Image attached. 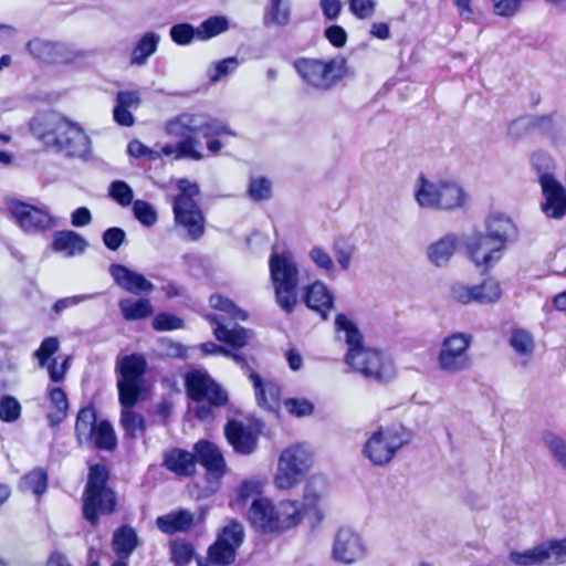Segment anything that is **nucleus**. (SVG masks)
I'll list each match as a JSON object with an SVG mask.
<instances>
[{
    "mask_svg": "<svg viewBox=\"0 0 566 566\" xmlns=\"http://www.w3.org/2000/svg\"><path fill=\"white\" fill-rule=\"evenodd\" d=\"M543 442L553 458L566 470V440L553 432L543 434Z\"/></svg>",
    "mask_w": 566,
    "mask_h": 566,
    "instance_id": "nucleus-46",
    "label": "nucleus"
},
{
    "mask_svg": "<svg viewBox=\"0 0 566 566\" xmlns=\"http://www.w3.org/2000/svg\"><path fill=\"white\" fill-rule=\"evenodd\" d=\"M285 407L291 415L296 417L310 416L314 411V405L307 399H287L285 400Z\"/></svg>",
    "mask_w": 566,
    "mask_h": 566,
    "instance_id": "nucleus-63",
    "label": "nucleus"
},
{
    "mask_svg": "<svg viewBox=\"0 0 566 566\" xmlns=\"http://www.w3.org/2000/svg\"><path fill=\"white\" fill-rule=\"evenodd\" d=\"M229 29V20L224 15H213L206 19L197 28V38L200 40H209L217 36Z\"/></svg>",
    "mask_w": 566,
    "mask_h": 566,
    "instance_id": "nucleus-42",
    "label": "nucleus"
},
{
    "mask_svg": "<svg viewBox=\"0 0 566 566\" xmlns=\"http://www.w3.org/2000/svg\"><path fill=\"white\" fill-rule=\"evenodd\" d=\"M108 471L103 464L90 468L88 480L83 495V515L92 525L98 523L99 514H111L116 506L114 491L107 485Z\"/></svg>",
    "mask_w": 566,
    "mask_h": 566,
    "instance_id": "nucleus-8",
    "label": "nucleus"
},
{
    "mask_svg": "<svg viewBox=\"0 0 566 566\" xmlns=\"http://www.w3.org/2000/svg\"><path fill=\"white\" fill-rule=\"evenodd\" d=\"M269 266L275 301L282 311L291 314L298 302L297 286L300 273L297 264L291 253L273 251L270 256Z\"/></svg>",
    "mask_w": 566,
    "mask_h": 566,
    "instance_id": "nucleus-7",
    "label": "nucleus"
},
{
    "mask_svg": "<svg viewBox=\"0 0 566 566\" xmlns=\"http://www.w3.org/2000/svg\"><path fill=\"white\" fill-rule=\"evenodd\" d=\"M171 40L179 45L189 44L195 35H197V29L188 23L175 24L169 31Z\"/></svg>",
    "mask_w": 566,
    "mask_h": 566,
    "instance_id": "nucleus-57",
    "label": "nucleus"
},
{
    "mask_svg": "<svg viewBox=\"0 0 566 566\" xmlns=\"http://www.w3.org/2000/svg\"><path fill=\"white\" fill-rule=\"evenodd\" d=\"M185 387L188 397L196 403L191 410L201 421L212 420L213 408L223 407L228 402L227 391L206 370L188 371Z\"/></svg>",
    "mask_w": 566,
    "mask_h": 566,
    "instance_id": "nucleus-5",
    "label": "nucleus"
},
{
    "mask_svg": "<svg viewBox=\"0 0 566 566\" xmlns=\"http://www.w3.org/2000/svg\"><path fill=\"white\" fill-rule=\"evenodd\" d=\"M196 524L195 515L188 510H178L168 514L158 516L157 527L165 534H175L188 532Z\"/></svg>",
    "mask_w": 566,
    "mask_h": 566,
    "instance_id": "nucleus-28",
    "label": "nucleus"
},
{
    "mask_svg": "<svg viewBox=\"0 0 566 566\" xmlns=\"http://www.w3.org/2000/svg\"><path fill=\"white\" fill-rule=\"evenodd\" d=\"M249 379L252 382L258 406L265 410H275L282 394L280 385L273 380L263 379L253 370H250Z\"/></svg>",
    "mask_w": 566,
    "mask_h": 566,
    "instance_id": "nucleus-23",
    "label": "nucleus"
},
{
    "mask_svg": "<svg viewBox=\"0 0 566 566\" xmlns=\"http://www.w3.org/2000/svg\"><path fill=\"white\" fill-rule=\"evenodd\" d=\"M207 319L213 325V334L219 342L234 348L243 347L249 338L248 331L237 323H227L222 315L208 314Z\"/></svg>",
    "mask_w": 566,
    "mask_h": 566,
    "instance_id": "nucleus-19",
    "label": "nucleus"
},
{
    "mask_svg": "<svg viewBox=\"0 0 566 566\" xmlns=\"http://www.w3.org/2000/svg\"><path fill=\"white\" fill-rule=\"evenodd\" d=\"M510 345L518 356L526 358L532 357L535 349L533 335L523 328L512 331Z\"/></svg>",
    "mask_w": 566,
    "mask_h": 566,
    "instance_id": "nucleus-39",
    "label": "nucleus"
},
{
    "mask_svg": "<svg viewBox=\"0 0 566 566\" xmlns=\"http://www.w3.org/2000/svg\"><path fill=\"white\" fill-rule=\"evenodd\" d=\"M545 554L546 552L543 548V544H539L533 549H528L523 553L512 552L510 554V559L518 566L543 565L546 564Z\"/></svg>",
    "mask_w": 566,
    "mask_h": 566,
    "instance_id": "nucleus-44",
    "label": "nucleus"
},
{
    "mask_svg": "<svg viewBox=\"0 0 566 566\" xmlns=\"http://www.w3.org/2000/svg\"><path fill=\"white\" fill-rule=\"evenodd\" d=\"M531 164H532L533 168L538 174V181L539 182H541L542 176H544V175H553L551 172V169L553 167V159L546 153H542V151L534 153L532 155V158H531Z\"/></svg>",
    "mask_w": 566,
    "mask_h": 566,
    "instance_id": "nucleus-64",
    "label": "nucleus"
},
{
    "mask_svg": "<svg viewBox=\"0 0 566 566\" xmlns=\"http://www.w3.org/2000/svg\"><path fill=\"white\" fill-rule=\"evenodd\" d=\"M147 361L140 354L124 356L117 361L118 399L120 405L135 406L140 397Z\"/></svg>",
    "mask_w": 566,
    "mask_h": 566,
    "instance_id": "nucleus-13",
    "label": "nucleus"
},
{
    "mask_svg": "<svg viewBox=\"0 0 566 566\" xmlns=\"http://www.w3.org/2000/svg\"><path fill=\"white\" fill-rule=\"evenodd\" d=\"M14 222L29 234L44 233L57 226L46 206L36 207L22 201H11L8 208Z\"/></svg>",
    "mask_w": 566,
    "mask_h": 566,
    "instance_id": "nucleus-15",
    "label": "nucleus"
},
{
    "mask_svg": "<svg viewBox=\"0 0 566 566\" xmlns=\"http://www.w3.org/2000/svg\"><path fill=\"white\" fill-rule=\"evenodd\" d=\"M193 556L192 546L184 541H176L171 545V560L176 566H186Z\"/></svg>",
    "mask_w": 566,
    "mask_h": 566,
    "instance_id": "nucleus-56",
    "label": "nucleus"
},
{
    "mask_svg": "<svg viewBox=\"0 0 566 566\" xmlns=\"http://www.w3.org/2000/svg\"><path fill=\"white\" fill-rule=\"evenodd\" d=\"M48 488V472L42 468H35L24 474L20 480V489L30 491L35 495H42Z\"/></svg>",
    "mask_w": 566,
    "mask_h": 566,
    "instance_id": "nucleus-38",
    "label": "nucleus"
},
{
    "mask_svg": "<svg viewBox=\"0 0 566 566\" xmlns=\"http://www.w3.org/2000/svg\"><path fill=\"white\" fill-rule=\"evenodd\" d=\"M122 406L120 426L126 438L136 439L144 434L146 421L142 413L133 410L134 406Z\"/></svg>",
    "mask_w": 566,
    "mask_h": 566,
    "instance_id": "nucleus-34",
    "label": "nucleus"
},
{
    "mask_svg": "<svg viewBox=\"0 0 566 566\" xmlns=\"http://www.w3.org/2000/svg\"><path fill=\"white\" fill-rule=\"evenodd\" d=\"M28 51L35 59L48 62V63H60L66 62L65 46L60 43H53L51 41L42 39H33L27 44Z\"/></svg>",
    "mask_w": 566,
    "mask_h": 566,
    "instance_id": "nucleus-29",
    "label": "nucleus"
},
{
    "mask_svg": "<svg viewBox=\"0 0 566 566\" xmlns=\"http://www.w3.org/2000/svg\"><path fill=\"white\" fill-rule=\"evenodd\" d=\"M209 304L212 308L229 315L231 319L245 321L248 318V314L243 310L239 308L230 298L220 294L211 295Z\"/></svg>",
    "mask_w": 566,
    "mask_h": 566,
    "instance_id": "nucleus-43",
    "label": "nucleus"
},
{
    "mask_svg": "<svg viewBox=\"0 0 566 566\" xmlns=\"http://www.w3.org/2000/svg\"><path fill=\"white\" fill-rule=\"evenodd\" d=\"M305 304L308 308L319 313L323 319H327L334 306V296L325 283L315 281L306 289Z\"/></svg>",
    "mask_w": 566,
    "mask_h": 566,
    "instance_id": "nucleus-26",
    "label": "nucleus"
},
{
    "mask_svg": "<svg viewBox=\"0 0 566 566\" xmlns=\"http://www.w3.org/2000/svg\"><path fill=\"white\" fill-rule=\"evenodd\" d=\"M163 467L179 478L196 473V455L181 448L167 450L163 455Z\"/></svg>",
    "mask_w": 566,
    "mask_h": 566,
    "instance_id": "nucleus-24",
    "label": "nucleus"
},
{
    "mask_svg": "<svg viewBox=\"0 0 566 566\" xmlns=\"http://www.w3.org/2000/svg\"><path fill=\"white\" fill-rule=\"evenodd\" d=\"M133 212L135 218L146 227H151L157 221V212L147 201L136 200L133 205Z\"/></svg>",
    "mask_w": 566,
    "mask_h": 566,
    "instance_id": "nucleus-55",
    "label": "nucleus"
},
{
    "mask_svg": "<svg viewBox=\"0 0 566 566\" xmlns=\"http://www.w3.org/2000/svg\"><path fill=\"white\" fill-rule=\"evenodd\" d=\"M92 443L98 450L113 451L116 448V434L109 421L102 420L97 424Z\"/></svg>",
    "mask_w": 566,
    "mask_h": 566,
    "instance_id": "nucleus-40",
    "label": "nucleus"
},
{
    "mask_svg": "<svg viewBox=\"0 0 566 566\" xmlns=\"http://www.w3.org/2000/svg\"><path fill=\"white\" fill-rule=\"evenodd\" d=\"M294 67L307 85L327 91L344 77L346 60L342 56H336L328 61L304 57L296 60Z\"/></svg>",
    "mask_w": 566,
    "mask_h": 566,
    "instance_id": "nucleus-12",
    "label": "nucleus"
},
{
    "mask_svg": "<svg viewBox=\"0 0 566 566\" xmlns=\"http://www.w3.org/2000/svg\"><path fill=\"white\" fill-rule=\"evenodd\" d=\"M160 39V35L155 31L144 33L132 50L130 64L136 66L145 65L149 57L156 53Z\"/></svg>",
    "mask_w": 566,
    "mask_h": 566,
    "instance_id": "nucleus-30",
    "label": "nucleus"
},
{
    "mask_svg": "<svg viewBox=\"0 0 566 566\" xmlns=\"http://www.w3.org/2000/svg\"><path fill=\"white\" fill-rule=\"evenodd\" d=\"M465 247L476 266L492 268L503 256L504 247H499L489 234L479 232L467 239Z\"/></svg>",
    "mask_w": 566,
    "mask_h": 566,
    "instance_id": "nucleus-17",
    "label": "nucleus"
},
{
    "mask_svg": "<svg viewBox=\"0 0 566 566\" xmlns=\"http://www.w3.org/2000/svg\"><path fill=\"white\" fill-rule=\"evenodd\" d=\"M472 339L468 333H453L444 337L437 357L439 369L448 375L469 370L472 366L469 354Z\"/></svg>",
    "mask_w": 566,
    "mask_h": 566,
    "instance_id": "nucleus-14",
    "label": "nucleus"
},
{
    "mask_svg": "<svg viewBox=\"0 0 566 566\" xmlns=\"http://www.w3.org/2000/svg\"><path fill=\"white\" fill-rule=\"evenodd\" d=\"M335 331L337 337L344 339L348 347L345 363L353 371L378 382L389 381L395 377L392 360L378 349L365 347L360 331L345 314L336 315Z\"/></svg>",
    "mask_w": 566,
    "mask_h": 566,
    "instance_id": "nucleus-2",
    "label": "nucleus"
},
{
    "mask_svg": "<svg viewBox=\"0 0 566 566\" xmlns=\"http://www.w3.org/2000/svg\"><path fill=\"white\" fill-rule=\"evenodd\" d=\"M165 133L179 140L190 139L195 143L193 148L200 149L201 143L197 136L211 138L219 135H231L234 133L230 127L218 118H212L202 113H181L169 118L165 123Z\"/></svg>",
    "mask_w": 566,
    "mask_h": 566,
    "instance_id": "nucleus-6",
    "label": "nucleus"
},
{
    "mask_svg": "<svg viewBox=\"0 0 566 566\" xmlns=\"http://www.w3.org/2000/svg\"><path fill=\"white\" fill-rule=\"evenodd\" d=\"M244 539V528L243 525L238 521H230L227 524L222 532L218 536V541H222L224 544H229L234 549H238Z\"/></svg>",
    "mask_w": 566,
    "mask_h": 566,
    "instance_id": "nucleus-49",
    "label": "nucleus"
},
{
    "mask_svg": "<svg viewBox=\"0 0 566 566\" xmlns=\"http://www.w3.org/2000/svg\"><path fill=\"white\" fill-rule=\"evenodd\" d=\"M240 65L237 56H230L213 63L207 71V75L212 83L219 82L222 77L232 74Z\"/></svg>",
    "mask_w": 566,
    "mask_h": 566,
    "instance_id": "nucleus-47",
    "label": "nucleus"
},
{
    "mask_svg": "<svg viewBox=\"0 0 566 566\" xmlns=\"http://www.w3.org/2000/svg\"><path fill=\"white\" fill-rule=\"evenodd\" d=\"M290 0H270L263 15L265 27H285L290 23Z\"/></svg>",
    "mask_w": 566,
    "mask_h": 566,
    "instance_id": "nucleus-35",
    "label": "nucleus"
},
{
    "mask_svg": "<svg viewBox=\"0 0 566 566\" xmlns=\"http://www.w3.org/2000/svg\"><path fill=\"white\" fill-rule=\"evenodd\" d=\"M261 497V483L255 480H247L243 481L237 489V496L233 501H231V506L233 509L240 510L243 509L248 502L251 501L252 503L254 499Z\"/></svg>",
    "mask_w": 566,
    "mask_h": 566,
    "instance_id": "nucleus-41",
    "label": "nucleus"
},
{
    "mask_svg": "<svg viewBox=\"0 0 566 566\" xmlns=\"http://www.w3.org/2000/svg\"><path fill=\"white\" fill-rule=\"evenodd\" d=\"M59 349V339L56 337H48L43 339L34 355L39 359V364L43 367L49 358Z\"/></svg>",
    "mask_w": 566,
    "mask_h": 566,
    "instance_id": "nucleus-62",
    "label": "nucleus"
},
{
    "mask_svg": "<svg viewBox=\"0 0 566 566\" xmlns=\"http://www.w3.org/2000/svg\"><path fill=\"white\" fill-rule=\"evenodd\" d=\"M109 273L117 285L132 294L150 293L154 290V284L143 274L132 271L125 265L112 264Z\"/></svg>",
    "mask_w": 566,
    "mask_h": 566,
    "instance_id": "nucleus-22",
    "label": "nucleus"
},
{
    "mask_svg": "<svg viewBox=\"0 0 566 566\" xmlns=\"http://www.w3.org/2000/svg\"><path fill=\"white\" fill-rule=\"evenodd\" d=\"M21 416V405L12 396L4 395L0 398V420L14 422Z\"/></svg>",
    "mask_w": 566,
    "mask_h": 566,
    "instance_id": "nucleus-52",
    "label": "nucleus"
},
{
    "mask_svg": "<svg viewBox=\"0 0 566 566\" xmlns=\"http://www.w3.org/2000/svg\"><path fill=\"white\" fill-rule=\"evenodd\" d=\"M101 295H102V293L96 292V293L80 294V295H73V296H69V297H63V298L57 300L54 303L53 311L59 315L64 310H66L69 307L76 306V305H78L82 302H86V301H91V300H96Z\"/></svg>",
    "mask_w": 566,
    "mask_h": 566,
    "instance_id": "nucleus-59",
    "label": "nucleus"
},
{
    "mask_svg": "<svg viewBox=\"0 0 566 566\" xmlns=\"http://www.w3.org/2000/svg\"><path fill=\"white\" fill-rule=\"evenodd\" d=\"M96 420V412L93 407L80 409L75 422V433L80 446L92 444L94 430L98 424Z\"/></svg>",
    "mask_w": 566,
    "mask_h": 566,
    "instance_id": "nucleus-32",
    "label": "nucleus"
},
{
    "mask_svg": "<svg viewBox=\"0 0 566 566\" xmlns=\"http://www.w3.org/2000/svg\"><path fill=\"white\" fill-rule=\"evenodd\" d=\"M108 191L111 198L123 207H127L133 202V189L127 182L123 180L113 181L109 186Z\"/></svg>",
    "mask_w": 566,
    "mask_h": 566,
    "instance_id": "nucleus-53",
    "label": "nucleus"
},
{
    "mask_svg": "<svg viewBox=\"0 0 566 566\" xmlns=\"http://www.w3.org/2000/svg\"><path fill=\"white\" fill-rule=\"evenodd\" d=\"M30 129L46 147L64 156L84 158L91 153V140L84 129L61 114L38 115L31 120Z\"/></svg>",
    "mask_w": 566,
    "mask_h": 566,
    "instance_id": "nucleus-3",
    "label": "nucleus"
},
{
    "mask_svg": "<svg viewBox=\"0 0 566 566\" xmlns=\"http://www.w3.org/2000/svg\"><path fill=\"white\" fill-rule=\"evenodd\" d=\"M123 317L126 321H137L150 316L154 312L151 303L147 298L133 301L124 298L118 303Z\"/></svg>",
    "mask_w": 566,
    "mask_h": 566,
    "instance_id": "nucleus-37",
    "label": "nucleus"
},
{
    "mask_svg": "<svg viewBox=\"0 0 566 566\" xmlns=\"http://www.w3.org/2000/svg\"><path fill=\"white\" fill-rule=\"evenodd\" d=\"M112 546L118 558L127 559L138 546L136 531L129 525L118 527L113 534Z\"/></svg>",
    "mask_w": 566,
    "mask_h": 566,
    "instance_id": "nucleus-33",
    "label": "nucleus"
},
{
    "mask_svg": "<svg viewBox=\"0 0 566 566\" xmlns=\"http://www.w3.org/2000/svg\"><path fill=\"white\" fill-rule=\"evenodd\" d=\"M502 296L500 282L493 277L485 279L481 284L468 285L455 283L451 287V297L461 304H493Z\"/></svg>",
    "mask_w": 566,
    "mask_h": 566,
    "instance_id": "nucleus-16",
    "label": "nucleus"
},
{
    "mask_svg": "<svg viewBox=\"0 0 566 566\" xmlns=\"http://www.w3.org/2000/svg\"><path fill=\"white\" fill-rule=\"evenodd\" d=\"M324 481L312 478L304 489L303 502L281 501L274 505L266 497L254 499L248 511L251 525L264 533H281L296 526L304 517L315 522L323 518L321 511Z\"/></svg>",
    "mask_w": 566,
    "mask_h": 566,
    "instance_id": "nucleus-1",
    "label": "nucleus"
},
{
    "mask_svg": "<svg viewBox=\"0 0 566 566\" xmlns=\"http://www.w3.org/2000/svg\"><path fill=\"white\" fill-rule=\"evenodd\" d=\"M486 233L499 247H504L516 240L517 228L513 220L504 213L494 212L485 221Z\"/></svg>",
    "mask_w": 566,
    "mask_h": 566,
    "instance_id": "nucleus-21",
    "label": "nucleus"
},
{
    "mask_svg": "<svg viewBox=\"0 0 566 566\" xmlns=\"http://www.w3.org/2000/svg\"><path fill=\"white\" fill-rule=\"evenodd\" d=\"M126 233L122 228L112 227L104 231L103 243L111 251H116L124 243Z\"/></svg>",
    "mask_w": 566,
    "mask_h": 566,
    "instance_id": "nucleus-61",
    "label": "nucleus"
},
{
    "mask_svg": "<svg viewBox=\"0 0 566 566\" xmlns=\"http://www.w3.org/2000/svg\"><path fill=\"white\" fill-rule=\"evenodd\" d=\"M332 555L338 563L353 564L365 555V547L354 531L342 527L335 536Z\"/></svg>",
    "mask_w": 566,
    "mask_h": 566,
    "instance_id": "nucleus-18",
    "label": "nucleus"
},
{
    "mask_svg": "<svg viewBox=\"0 0 566 566\" xmlns=\"http://www.w3.org/2000/svg\"><path fill=\"white\" fill-rule=\"evenodd\" d=\"M196 463L199 462L209 473L218 476L226 470V462L220 449L212 442L199 440L193 446Z\"/></svg>",
    "mask_w": 566,
    "mask_h": 566,
    "instance_id": "nucleus-25",
    "label": "nucleus"
},
{
    "mask_svg": "<svg viewBox=\"0 0 566 566\" xmlns=\"http://www.w3.org/2000/svg\"><path fill=\"white\" fill-rule=\"evenodd\" d=\"M542 544L546 552V565L554 566L566 563V537L548 541Z\"/></svg>",
    "mask_w": 566,
    "mask_h": 566,
    "instance_id": "nucleus-45",
    "label": "nucleus"
},
{
    "mask_svg": "<svg viewBox=\"0 0 566 566\" xmlns=\"http://www.w3.org/2000/svg\"><path fill=\"white\" fill-rule=\"evenodd\" d=\"M248 195L253 201H264L272 196V184L265 177H252L249 182Z\"/></svg>",
    "mask_w": 566,
    "mask_h": 566,
    "instance_id": "nucleus-50",
    "label": "nucleus"
},
{
    "mask_svg": "<svg viewBox=\"0 0 566 566\" xmlns=\"http://www.w3.org/2000/svg\"><path fill=\"white\" fill-rule=\"evenodd\" d=\"M376 7V0H348V10L358 20L373 18Z\"/></svg>",
    "mask_w": 566,
    "mask_h": 566,
    "instance_id": "nucleus-54",
    "label": "nucleus"
},
{
    "mask_svg": "<svg viewBox=\"0 0 566 566\" xmlns=\"http://www.w3.org/2000/svg\"><path fill=\"white\" fill-rule=\"evenodd\" d=\"M455 249L457 237L454 234H447L428 247L427 255L433 265L442 268L449 263Z\"/></svg>",
    "mask_w": 566,
    "mask_h": 566,
    "instance_id": "nucleus-31",
    "label": "nucleus"
},
{
    "mask_svg": "<svg viewBox=\"0 0 566 566\" xmlns=\"http://www.w3.org/2000/svg\"><path fill=\"white\" fill-rule=\"evenodd\" d=\"M178 189L180 192L172 203L175 221L187 231L189 240L197 241L205 233V217L195 200L199 193V187L187 179H180Z\"/></svg>",
    "mask_w": 566,
    "mask_h": 566,
    "instance_id": "nucleus-10",
    "label": "nucleus"
},
{
    "mask_svg": "<svg viewBox=\"0 0 566 566\" xmlns=\"http://www.w3.org/2000/svg\"><path fill=\"white\" fill-rule=\"evenodd\" d=\"M312 463L313 454L306 444L296 443L285 448L277 460L275 488L279 490L295 488L310 471Z\"/></svg>",
    "mask_w": 566,
    "mask_h": 566,
    "instance_id": "nucleus-11",
    "label": "nucleus"
},
{
    "mask_svg": "<svg viewBox=\"0 0 566 566\" xmlns=\"http://www.w3.org/2000/svg\"><path fill=\"white\" fill-rule=\"evenodd\" d=\"M308 258L318 270L324 271L327 275L334 273L335 263L329 252L323 247H313L308 252Z\"/></svg>",
    "mask_w": 566,
    "mask_h": 566,
    "instance_id": "nucleus-51",
    "label": "nucleus"
},
{
    "mask_svg": "<svg viewBox=\"0 0 566 566\" xmlns=\"http://www.w3.org/2000/svg\"><path fill=\"white\" fill-rule=\"evenodd\" d=\"M409 442L410 434L403 427H379L368 434L361 454L371 465L382 468Z\"/></svg>",
    "mask_w": 566,
    "mask_h": 566,
    "instance_id": "nucleus-9",
    "label": "nucleus"
},
{
    "mask_svg": "<svg viewBox=\"0 0 566 566\" xmlns=\"http://www.w3.org/2000/svg\"><path fill=\"white\" fill-rule=\"evenodd\" d=\"M224 433L235 452L248 455L255 451L258 433L251 427L231 420L226 424Z\"/></svg>",
    "mask_w": 566,
    "mask_h": 566,
    "instance_id": "nucleus-20",
    "label": "nucleus"
},
{
    "mask_svg": "<svg viewBox=\"0 0 566 566\" xmlns=\"http://www.w3.org/2000/svg\"><path fill=\"white\" fill-rule=\"evenodd\" d=\"M333 251L339 268L347 271L350 266V262L355 252L354 245L346 242H334Z\"/></svg>",
    "mask_w": 566,
    "mask_h": 566,
    "instance_id": "nucleus-58",
    "label": "nucleus"
},
{
    "mask_svg": "<svg viewBox=\"0 0 566 566\" xmlns=\"http://www.w3.org/2000/svg\"><path fill=\"white\" fill-rule=\"evenodd\" d=\"M184 326V321L176 315L159 313L153 319V327L156 331H172Z\"/></svg>",
    "mask_w": 566,
    "mask_h": 566,
    "instance_id": "nucleus-60",
    "label": "nucleus"
},
{
    "mask_svg": "<svg viewBox=\"0 0 566 566\" xmlns=\"http://www.w3.org/2000/svg\"><path fill=\"white\" fill-rule=\"evenodd\" d=\"M86 247V240L75 231L61 230L53 235L52 249L66 258L82 254Z\"/></svg>",
    "mask_w": 566,
    "mask_h": 566,
    "instance_id": "nucleus-27",
    "label": "nucleus"
},
{
    "mask_svg": "<svg viewBox=\"0 0 566 566\" xmlns=\"http://www.w3.org/2000/svg\"><path fill=\"white\" fill-rule=\"evenodd\" d=\"M209 557L218 565L227 566L234 562L237 549L222 541H216L208 551Z\"/></svg>",
    "mask_w": 566,
    "mask_h": 566,
    "instance_id": "nucleus-48",
    "label": "nucleus"
},
{
    "mask_svg": "<svg viewBox=\"0 0 566 566\" xmlns=\"http://www.w3.org/2000/svg\"><path fill=\"white\" fill-rule=\"evenodd\" d=\"M193 145L195 143L190 139L179 140L176 145L167 144L160 148L161 157H172L175 160H201L203 154L200 149H195Z\"/></svg>",
    "mask_w": 566,
    "mask_h": 566,
    "instance_id": "nucleus-36",
    "label": "nucleus"
},
{
    "mask_svg": "<svg viewBox=\"0 0 566 566\" xmlns=\"http://www.w3.org/2000/svg\"><path fill=\"white\" fill-rule=\"evenodd\" d=\"M415 199L424 209L450 211L463 208L469 195L451 179H428L420 175L415 187Z\"/></svg>",
    "mask_w": 566,
    "mask_h": 566,
    "instance_id": "nucleus-4",
    "label": "nucleus"
}]
</instances>
